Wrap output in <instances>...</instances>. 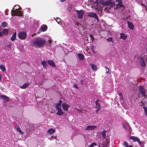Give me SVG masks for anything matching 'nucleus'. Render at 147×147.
I'll use <instances>...</instances> for the list:
<instances>
[{
	"label": "nucleus",
	"instance_id": "f257e3e1",
	"mask_svg": "<svg viewBox=\"0 0 147 147\" xmlns=\"http://www.w3.org/2000/svg\"><path fill=\"white\" fill-rule=\"evenodd\" d=\"M45 42V40L44 38L40 37H37L34 40L33 45L36 47L40 48L43 46Z\"/></svg>",
	"mask_w": 147,
	"mask_h": 147
},
{
	"label": "nucleus",
	"instance_id": "f03ea898",
	"mask_svg": "<svg viewBox=\"0 0 147 147\" xmlns=\"http://www.w3.org/2000/svg\"><path fill=\"white\" fill-rule=\"evenodd\" d=\"M139 94L141 96V99L147 100V91L142 86H140L139 88Z\"/></svg>",
	"mask_w": 147,
	"mask_h": 147
},
{
	"label": "nucleus",
	"instance_id": "7ed1b4c3",
	"mask_svg": "<svg viewBox=\"0 0 147 147\" xmlns=\"http://www.w3.org/2000/svg\"><path fill=\"white\" fill-rule=\"evenodd\" d=\"M62 102V101H61V100H60L59 102L55 105V107L57 110V112L56 114L59 115H61L64 113L61 107Z\"/></svg>",
	"mask_w": 147,
	"mask_h": 147
},
{
	"label": "nucleus",
	"instance_id": "20e7f679",
	"mask_svg": "<svg viewBox=\"0 0 147 147\" xmlns=\"http://www.w3.org/2000/svg\"><path fill=\"white\" fill-rule=\"evenodd\" d=\"M27 36V34L25 32H21L18 34V36L19 38L21 40L25 39Z\"/></svg>",
	"mask_w": 147,
	"mask_h": 147
},
{
	"label": "nucleus",
	"instance_id": "39448f33",
	"mask_svg": "<svg viewBox=\"0 0 147 147\" xmlns=\"http://www.w3.org/2000/svg\"><path fill=\"white\" fill-rule=\"evenodd\" d=\"M15 8H13V9L11 10V13L13 12L14 15L19 16H21L22 15V12L20 10H17L16 9L15 10H14Z\"/></svg>",
	"mask_w": 147,
	"mask_h": 147
},
{
	"label": "nucleus",
	"instance_id": "423d86ee",
	"mask_svg": "<svg viewBox=\"0 0 147 147\" xmlns=\"http://www.w3.org/2000/svg\"><path fill=\"white\" fill-rule=\"evenodd\" d=\"M87 15L89 17L94 18L98 21L99 18L96 13L92 12H88L87 13Z\"/></svg>",
	"mask_w": 147,
	"mask_h": 147
},
{
	"label": "nucleus",
	"instance_id": "0eeeda50",
	"mask_svg": "<svg viewBox=\"0 0 147 147\" xmlns=\"http://www.w3.org/2000/svg\"><path fill=\"white\" fill-rule=\"evenodd\" d=\"M76 11L78 15V18L80 19H82L84 13L83 11L80 10H76Z\"/></svg>",
	"mask_w": 147,
	"mask_h": 147
},
{
	"label": "nucleus",
	"instance_id": "6e6552de",
	"mask_svg": "<svg viewBox=\"0 0 147 147\" xmlns=\"http://www.w3.org/2000/svg\"><path fill=\"white\" fill-rule=\"evenodd\" d=\"M103 5L105 6L110 5L111 7H113L114 5V3L110 0L106 1L104 3Z\"/></svg>",
	"mask_w": 147,
	"mask_h": 147
},
{
	"label": "nucleus",
	"instance_id": "1a4fd4ad",
	"mask_svg": "<svg viewBox=\"0 0 147 147\" xmlns=\"http://www.w3.org/2000/svg\"><path fill=\"white\" fill-rule=\"evenodd\" d=\"M123 125L124 128L126 129L129 132L131 131V129L129 124L127 123H124L123 124Z\"/></svg>",
	"mask_w": 147,
	"mask_h": 147
},
{
	"label": "nucleus",
	"instance_id": "9d476101",
	"mask_svg": "<svg viewBox=\"0 0 147 147\" xmlns=\"http://www.w3.org/2000/svg\"><path fill=\"white\" fill-rule=\"evenodd\" d=\"M62 107L64 111H67L69 107V105L66 102H63L62 104Z\"/></svg>",
	"mask_w": 147,
	"mask_h": 147
},
{
	"label": "nucleus",
	"instance_id": "9b49d317",
	"mask_svg": "<svg viewBox=\"0 0 147 147\" xmlns=\"http://www.w3.org/2000/svg\"><path fill=\"white\" fill-rule=\"evenodd\" d=\"M129 139L132 140L134 142H137L140 145L141 144V142L139 139L136 137L131 136L130 137Z\"/></svg>",
	"mask_w": 147,
	"mask_h": 147
},
{
	"label": "nucleus",
	"instance_id": "f8f14e48",
	"mask_svg": "<svg viewBox=\"0 0 147 147\" xmlns=\"http://www.w3.org/2000/svg\"><path fill=\"white\" fill-rule=\"evenodd\" d=\"M139 61L141 66L143 67H145L146 65V63L145 61L143 59L142 57L139 58Z\"/></svg>",
	"mask_w": 147,
	"mask_h": 147
},
{
	"label": "nucleus",
	"instance_id": "ddd939ff",
	"mask_svg": "<svg viewBox=\"0 0 147 147\" xmlns=\"http://www.w3.org/2000/svg\"><path fill=\"white\" fill-rule=\"evenodd\" d=\"M96 128V126L94 125H89L87 126L85 128L86 130H92Z\"/></svg>",
	"mask_w": 147,
	"mask_h": 147
},
{
	"label": "nucleus",
	"instance_id": "4468645a",
	"mask_svg": "<svg viewBox=\"0 0 147 147\" xmlns=\"http://www.w3.org/2000/svg\"><path fill=\"white\" fill-rule=\"evenodd\" d=\"M122 0H116V1L118 2L117 4V6L119 7H124L123 5L122 4Z\"/></svg>",
	"mask_w": 147,
	"mask_h": 147
},
{
	"label": "nucleus",
	"instance_id": "2eb2a0df",
	"mask_svg": "<svg viewBox=\"0 0 147 147\" xmlns=\"http://www.w3.org/2000/svg\"><path fill=\"white\" fill-rule=\"evenodd\" d=\"M1 97L3 99V101L5 103H6L9 101L8 97L4 95H2Z\"/></svg>",
	"mask_w": 147,
	"mask_h": 147
},
{
	"label": "nucleus",
	"instance_id": "dca6fc26",
	"mask_svg": "<svg viewBox=\"0 0 147 147\" xmlns=\"http://www.w3.org/2000/svg\"><path fill=\"white\" fill-rule=\"evenodd\" d=\"M47 26L45 25H42L40 28L42 32H45L47 30Z\"/></svg>",
	"mask_w": 147,
	"mask_h": 147
},
{
	"label": "nucleus",
	"instance_id": "f3484780",
	"mask_svg": "<svg viewBox=\"0 0 147 147\" xmlns=\"http://www.w3.org/2000/svg\"><path fill=\"white\" fill-rule=\"evenodd\" d=\"M96 103V108L97 109L96 110V112H97L100 110V104L98 103L97 101H96L95 102Z\"/></svg>",
	"mask_w": 147,
	"mask_h": 147
},
{
	"label": "nucleus",
	"instance_id": "a211bd4d",
	"mask_svg": "<svg viewBox=\"0 0 147 147\" xmlns=\"http://www.w3.org/2000/svg\"><path fill=\"white\" fill-rule=\"evenodd\" d=\"M48 63L50 65L52 66L53 67H55V65L53 61V60H48Z\"/></svg>",
	"mask_w": 147,
	"mask_h": 147
},
{
	"label": "nucleus",
	"instance_id": "6ab92c4d",
	"mask_svg": "<svg viewBox=\"0 0 147 147\" xmlns=\"http://www.w3.org/2000/svg\"><path fill=\"white\" fill-rule=\"evenodd\" d=\"M15 128L21 134H23V132L21 131V129L18 125L16 126L15 127Z\"/></svg>",
	"mask_w": 147,
	"mask_h": 147
},
{
	"label": "nucleus",
	"instance_id": "aec40b11",
	"mask_svg": "<svg viewBox=\"0 0 147 147\" xmlns=\"http://www.w3.org/2000/svg\"><path fill=\"white\" fill-rule=\"evenodd\" d=\"M127 24L128 27L131 29H133L134 28V25L132 23L129 22H127Z\"/></svg>",
	"mask_w": 147,
	"mask_h": 147
},
{
	"label": "nucleus",
	"instance_id": "412c9836",
	"mask_svg": "<svg viewBox=\"0 0 147 147\" xmlns=\"http://www.w3.org/2000/svg\"><path fill=\"white\" fill-rule=\"evenodd\" d=\"M120 38L123 39H125L127 37V36L125 35V34L123 33H121L120 34Z\"/></svg>",
	"mask_w": 147,
	"mask_h": 147
},
{
	"label": "nucleus",
	"instance_id": "4be33fe9",
	"mask_svg": "<svg viewBox=\"0 0 147 147\" xmlns=\"http://www.w3.org/2000/svg\"><path fill=\"white\" fill-rule=\"evenodd\" d=\"M78 56L79 59L80 60H82L84 58V56L81 54L78 53Z\"/></svg>",
	"mask_w": 147,
	"mask_h": 147
},
{
	"label": "nucleus",
	"instance_id": "5701e85b",
	"mask_svg": "<svg viewBox=\"0 0 147 147\" xmlns=\"http://www.w3.org/2000/svg\"><path fill=\"white\" fill-rule=\"evenodd\" d=\"M16 33L15 32L12 36L11 38V40L12 41H13L15 40L16 38Z\"/></svg>",
	"mask_w": 147,
	"mask_h": 147
},
{
	"label": "nucleus",
	"instance_id": "b1692460",
	"mask_svg": "<svg viewBox=\"0 0 147 147\" xmlns=\"http://www.w3.org/2000/svg\"><path fill=\"white\" fill-rule=\"evenodd\" d=\"M107 40L109 42L113 43L115 41V40L113 39L112 37H109L107 39Z\"/></svg>",
	"mask_w": 147,
	"mask_h": 147
},
{
	"label": "nucleus",
	"instance_id": "393cba45",
	"mask_svg": "<svg viewBox=\"0 0 147 147\" xmlns=\"http://www.w3.org/2000/svg\"><path fill=\"white\" fill-rule=\"evenodd\" d=\"M55 131V130L54 129H50L48 130L47 132L50 134H52Z\"/></svg>",
	"mask_w": 147,
	"mask_h": 147
},
{
	"label": "nucleus",
	"instance_id": "a878e982",
	"mask_svg": "<svg viewBox=\"0 0 147 147\" xmlns=\"http://www.w3.org/2000/svg\"><path fill=\"white\" fill-rule=\"evenodd\" d=\"M90 65L93 70H95L96 69L97 67L95 65L93 64H91Z\"/></svg>",
	"mask_w": 147,
	"mask_h": 147
},
{
	"label": "nucleus",
	"instance_id": "bb28decb",
	"mask_svg": "<svg viewBox=\"0 0 147 147\" xmlns=\"http://www.w3.org/2000/svg\"><path fill=\"white\" fill-rule=\"evenodd\" d=\"M41 64L42 65L44 68H45L47 66V62L45 61H42L41 62Z\"/></svg>",
	"mask_w": 147,
	"mask_h": 147
},
{
	"label": "nucleus",
	"instance_id": "cd10ccee",
	"mask_svg": "<svg viewBox=\"0 0 147 147\" xmlns=\"http://www.w3.org/2000/svg\"><path fill=\"white\" fill-rule=\"evenodd\" d=\"M106 131H103L102 132V135L104 139H105L106 137Z\"/></svg>",
	"mask_w": 147,
	"mask_h": 147
},
{
	"label": "nucleus",
	"instance_id": "c85d7f7f",
	"mask_svg": "<svg viewBox=\"0 0 147 147\" xmlns=\"http://www.w3.org/2000/svg\"><path fill=\"white\" fill-rule=\"evenodd\" d=\"M0 68L1 70L3 71H5V68L4 66L3 65H0Z\"/></svg>",
	"mask_w": 147,
	"mask_h": 147
},
{
	"label": "nucleus",
	"instance_id": "c756f323",
	"mask_svg": "<svg viewBox=\"0 0 147 147\" xmlns=\"http://www.w3.org/2000/svg\"><path fill=\"white\" fill-rule=\"evenodd\" d=\"M29 84L28 83H25L23 85H22V86H21V88L22 89H24L26 88L27 87H28Z\"/></svg>",
	"mask_w": 147,
	"mask_h": 147
},
{
	"label": "nucleus",
	"instance_id": "7c9ffc66",
	"mask_svg": "<svg viewBox=\"0 0 147 147\" xmlns=\"http://www.w3.org/2000/svg\"><path fill=\"white\" fill-rule=\"evenodd\" d=\"M8 31L7 29H5L2 31V34L4 35H7L8 34Z\"/></svg>",
	"mask_w": 147,
	"mask_h": 147
},
{
	"label": "nucleus",
	"instance_id": "2f4dec72",
	"mask_svg": "<svg viewBox=\"0 0 147 147\" xmlns=\"http://www.w3.org/2000/svg\"><path fill=\"white\" fill-rule=\"evenodd\" d=\"M65 29L66 30V31L67 33H69L71 32V28H68V27H66L65 28Z\"/></svg>",
	"mask_w": 147,
	"mask_h": 147
},
{
	"label": "nucleus",
	"instance_id": "473e14b6",
	"mask_svg": "<svg viewBox=\"0 0 147 147\" xmlns=\"http://www.w3.org/2000/svg\"><path fill=\"white\" fill-rule=\"evenodd\" d=\"M143 109L144 110L145 115L146 116L147 115V107H144Z\"/></svg>",
	"mask_w": 147,
	"mask_h": 147
},
{
	"label": "nucleus",
	"instance_id": "72a5a7b5",
	"mask_svg": "<svg viewBox=\"0 0 147 147\" xmlns=\"http://www.w3.org/2000/svg\"><path fill=\"white\" fill-rule=\"evenodd\" d=\"M96 145L97 144L96 143L93 142L88 147H93L94 146H96Z\"/></svg>",
	"mask_w": 147,
	"mask_h": 147
},
{
	"label": "nucleus",
	"instance_id": "f704fd0d",
	"mask_svg": "<svg viewBox=\"0 0 147 147\" xmlns=\"http://www.w3.org/2000/svg\"><path fill=\"white\" fill-rule=\"evenodd\" d=\"M6 23L5 22H3L1 24V26L3 27H5L6 26Z\"/></svg>",
	"mask_w": 147,
	"mask_h": 147
},
{
	"label": "nucleus",
	"instance_id": "c9c22d12",
	"mask_svg": "<svg viewBox=\"0 0 147 147\" xmlns=\"http://www.w3.org/2000/svg\"><path fill=\"white\" fill-rule=\"evenodd\" d=\"M106 73H107L110 74L111 72L110 70L107 67H106Z\"/></svg>",
	"mask_w": 147,
	"mask_h": 147
},
{
	"label": "nucleus",
	"instance_id": "e433bc0d",
	"mask_svg": "<svg viewBox=\"0 0 147 147\" xmlns=\"http://www.w3.org/2000/svg\"><path fill=\"white\" fill-rule=\"evenodd\" d=\"M123 145L125 147H127L128 146V144L126 142H124L123 144Z\"/></svg>",
	"mask_w": 147,
	"mask_h": 147
},
{
	"label": "nucleus",
	"instance_id": "4c0bfd02",
	"mask_svg": "<svg viewBox=\"0 0 147 147\" xmlns=\"http://www.w3.org/2000/svg\"><path fill=\"white\" fill-rule=\"evenodd\" d=\"M89 37L90 38L91 40L93 41L94 40V38L93 37V36L92 35L90 34L89 35Z\"/></svg>",
	"mask_w": 147,
	"mask_h": 147
},
{
	"label": "nucleus",
	"instance_id": "58836bf2",
	"mask_svg": "<svg viewBox=\"0 0 147 147\" xmlns=\"http://www.w3.org/2000/svg\"><path fill=\"white\" fill-rule=\"evenodd\" d=\"M145 101H141L140 105L142 106H143L144 105V104L145 103Z\"/></svg>",
	"mask_w": 147,
	"mask_h": 147
},
{
	"label": "nucleus",
	"instance_id": "ea45409f",
	"mask_svg": "<svg viewBox=\"0 0 147 147\" xmlns=\"http://www.w3.org/2000/svg\"><path fill=\"white\" fill-rule=\"evenodd\" d=\"M61 20L58 18H57V20H56V21L58 23V24H60L59 23L60 22Z\"/></svg>",
	"mask_w": 147,
	"mask_h": 147
},
{
	"label": "nucleus",
	"instance_id": "a19ab883",
	"mask_svg": "<svg viewBox=\"0 0 147 147\" xmlns=\"http://www.w3.org/2000/svg\"><path fill=\"white\" fill-rule=\"evenodd\" d=\"M118 94L120 96L122 97V94L121 93L119 92H118Z\"/></svg>",
	"mask_w": 147,
	"mask_h": 147
},
{
	"label": "nucleus",
	"instance_id": "79ce46f5",
	"mask_svg": "<svg viewBox=\"0 0 147 147\" xmlns=\"http://www.w3.org/2000/svg\"><path fill=\"white\" fill-rule=\"evenodd\" d=\"M142 6H143V7L144 6L145 7L146 9V10L147 11V5H146V6H145L143 4H142Z\"/></svg>",
	"mask_w": 147,
	"mask_h": 147
},
{
	"label": "nucleus",
	"instance_id": "37998d69",
	"mask_svg": "<svg viewBox=\"0 0 147 147\" xmlns=\"http://www.w3.org/2000/svg\"><path fill=\"white\" fill-rule=\"evenodd\" d=\"M19 5H15L14 6V7H16V9H17V10H18V9H19L20 8H19Z\"/></svg>",
	"mask_w": 147,
	"mask_h": 147
},
{
	"label": "nucleus",
	"instance_id": "c03bdc74",
	"mask_svg": "<svg viewBox=\"0 0 147 147\" xmlns=\"http://www.w3.org/2000/svg\"><path fill=\"white\" fill-rule=\"evenodd\" d=\"M74 86L76 88H78V86H77V85L76 84H74Z\"/></svg>",
	"mask_w": 147,
	"mask_h": 147
},
{
	"label": "nucleus",
	"instance_id": "a18cd8bd",
	"mask_svg": "<svg viewBox=\"0 0 147 147\" xmlns=\"http://www.w3.org/2000/svg\"><path fill=\"white\" fill-rule=\"evenodd\" d=\"M66 0H60V1L61 2H63Z\"/></svg>",
	"mask_w": 147,
	"mask_h": 147
},
{
	"label": "nucleus",
	"instance_id": "49530a36",
	"mask_svg": "<svg viewBox=\"0 0 147 147\" xmlns=\"http://www.w3.org/2000/svg\"><path fill=\"white\" fill-rule=\"evenodd\" d=\"M3 35L2 34V33L0 32V36H2Z\"/></svg>",
	"mask_w": 147,
	"mask_h": 147
},
{
	"label": "nucleus",
	"instance_id": "de8ad7c7",
	"mask_svg": "<svg viewBox=\"0 0 147 147\" xmlns=\"http://www.w3.org/2000/svg\"><path fill=\"white\" fill-rule=\"evenodd\" d=\"M8 11V9H6L5 11V13L6 11ZM6 14V13H5Z\"/></svg>",
	"mask_w": 147,
	"mask_h": 147
},
{
	"label": "nucleus",
	"instance_id": "09e8293b",
	"mask_svg": "<svg viewBox=\"0 0 147 147\" xmlns=\"http://www.w3.org/2000/svg\"><path fill=\"white\" fill-rule=\"evenodd\" d=\"M127 147H133L132 145H130L129 146H127Z\"/></svg>",
	"mask_w": 147,
	"mask_h": 147
},
{
	"label": "nucleus",
	"instance_id": "8fccbe9b",
	"mask_svg": "<svg viewBox=\"0 0 147 147\" xmlns=\"http://www.w3.org/2000/svg\"><path fill=\"white\" fill-rule=\"evenodd\" d=\"M106 140V142H107V143H109V142H108V140H107V139Z\"/></svg>",
	"mask_w": 147,
	"mask_h": 147
},
{
	"label": "nucleus",
	"instance_id": "3c124183",
	"mask_svg": "<svg viewBox=\"0 0 147 147\" xmlns=\"http://www.w3.org/2000/svg\"><path fill=\"white\" fill-rule=\"evenodd\" d=\"M1 75L0 74V80H1Z\"/></svg>",
	"mask_w": 147,
	"mask_h": 147
},
{
	"label": "nucleus",
	"instance_id": "603ef678",
	"mask_svg": "<svg viewBox=\"0 0 147 147\" xmlns=\"http://www.w3.org/2000/svg\"><path fill=\"white\" fill-rule=\"evenodd\" d=\"M30 8L28 9V10L30 11Z\"/></svg>",
	"mask_w": 147,
	"mask_h": 147
},
{
	"label": "nucleus",
	"instance_id": "864d4df0",
	"mask_svg": "<svg viewBox=\"0 0 147 147\" xmlns=\"http://www.w3.org/2000/svg\"><path fill=\"white\" fill-rule=\"evenodd\" d=\"M35 34H34V35H35ZM34 36V34H32V36Z\"/></svg>",
	"mask_w": 147,
	"mask_h": 147
},
{
	"label": "nucleus",
	"instance_id": "5fc2aeb1",
	"mask_svg": "<svg viewBox=\"0 0 147 147\" xmlns=\"http://www.w3.org/2000/svg\"><path fill=\"white\" fill-rule=\"evenodd\" d=\"M54 19H55H55H55V18H54Z\"/></svg>",
	"mask_w": 147,
	"mask_h": 147
},
{
	"label": "nucleus",
	"instance_id": "6e6d98bb",
	"mask_svg": "<svg viewBox=\"0 0 147 147\" xmlns=\"http://www.w3.org/2000/svg\"><path fill=\"white\" fill-rule=\"evenodd\" d=\"M96 1H98V0H96Z\"/></svg>",
	"mask_w": 147,
	"mask_h": 147
},
{
	"label": "nucleus",
	"instance_id": "4d7b16f0",
	"mask_svg": "<svg viewBox=\"0 0 147 147\" xmlns=\"http://www.w3.org/2000/svg\"><path fill=\"white\" fill-rule=\"evenodd\" d=\"M98 147H100V146H98Z\"/></svg>",
	"mask_w": 147,
	"mask_h": 147
}]
</instances>
